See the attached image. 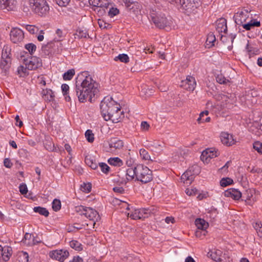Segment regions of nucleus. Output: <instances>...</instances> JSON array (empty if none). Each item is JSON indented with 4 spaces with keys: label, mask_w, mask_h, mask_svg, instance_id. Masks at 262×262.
I'll use <instances>...</instances> for the list:
<instances>
[{
    "label": "nucleus",
    "mask_w": 262,
    "mask_h": 262,
    "mask_svg": "<svg viewBox=\"0 0 262 262\" xmlns=\"http://www.w3.org/2000/svg\"><path fill=\"white\" fill-rule=\"evenodd\" d=\"M98 84L94 80L88 71L81 72L78 75L76 82L75 95L80 102L87 100L91 102L92 98L98 92Z\"/></svg>",
    "instance_id": "obj_1"
},
{
    "label": "nucleus",
    "mask_w": 262,
    "mask_h": 262,
    "mask_svg": "<svg viewBox=\"0 0 262 262\" xmlns=\"http://www.w3.org/2000/svg\"><path fill=\"white\" fill-rule=\"evenodd\" d=\"M101 114L106 121L111 120L114 123L120 121L123 118V112L120 106L112 98H104L100 103Z\"/></svg>",
    "instance_id": "obj_2"
},
{
    "label": "nucleus",
    "mask_w": 262,
    "mask_h": 262,
    "mask_svg": "<svg viewBox=\"0 0 262 262\" xmlns=\"http://www.w3.org/2000/svg\"><path fill=\"white\" fill-rule=\"evenodd\" d=\"M29 6L33 12L40 16H45L49 12V6L46 0H29Z\"/></svg>",
    "instance_id": "obj_3"
},
{
    "label": "nucleus",
    "mask_w": 262,
    "mask_h": 262,
    "mask_svg": "<svg viewBox=\"0 0 262 262\" xmlns=\"http://www.w3.org/2000/svg\"><path fill=\"white\" fill-rule=\"evenodd\" d=\"M152 180V172L147 166L142 164L136 165V180L147 183Z\"/></svg>",
    "instance_id": "obj_4"
},
{
    "label": "nucleus",
    "mask_w": 262,
    "mask_h": 262,
    "mask_svg": "<svg viewBox=\"0 0 262 262\" xmlns=\"http://www.w3.org/2000/svg\"><path fill=\"white\" fill-rule=\"evenodd\" d=\"M252 17L251 11L248 9L242 8L238 10L234 15L235 23L239 26H242L247 23L250 17Z\"/></svg>",
    "instance_id": "obj_5"
},
{
    "label": "nucleus",
    "mask_w": 262,
    "mask_h": 262,
    "mask_svg": "<svg viewBox=\"0 0 262 262\" xmlns=\"http://www.w3.org/2000/svg\"><path fill=\"white\" fill-rule=\"evenodd\" d=\"M153 211L154 210L151 208L135 209L127 213V216L133 220L144 219L153 213Z\"/></svg>",
    "instance_id": "obj_6"
},
{
    "label": "nucleus",
    "mask_w": 262,
    "mask_h": 262,
    "mask_svg": "<svg viewBox=\"0 0 262 262\" xmlns=\"http://www.w3.org/2000/svg\"><path fill=\"white\" fill-rule=\"evenodd\" d=\"M79 209L81 211V214L84 215L86 217L92 221V225L93 226H95L96 222L100 219L98 212L91 207L80 206L79 207Z\"/></svg>",
    "instance_id": "obj_7"
},
{
    "label": "nucleus",
    "mask_w": 262,
    "mask_h": 262,
    "mask_svg": "<svg viewBox=\"0 0 262 262\" xmlns=\"http://www.w3.org/2000/svg\"><path fill=\"white\" fill-rule=\"evenodd\" d=\"M23 62L29 70H35L42 66L41 59L36 56H29L24 58Z\"/></svg>",
    "instance_id": "obj_8"
},
{
    "label": "nucleus",
    "mask_w": 262,
    "mask_h": 262,
    "mask_svg": "<svg viewBox=\"0 0 262 262\" xmlns=\"http://www.w3.org/2000/svg\"><path fill=\"white\" fill-rule=\"evenodd\" d=\"M217 99L220 102L219 105L223 110L230 109L233 106L234 99L231 94H219L217 96Z\"/></svg>",
    "instance_id": "obj_9"
},
{
    "label": "nucleus",
    "mask_w": 262,
    "mask_h": 262,
    "mask_svg": "<svg viewBox=\"0 0 262 262\" xmlns=\"http://www.w3.org/2000/svg\"><path fill=\"white\" fill-rule=\"evenodd\" d=\"M180 3H177V6H180L184 12L188 15L195 14L197 13V7L194 3L189 2L188 0H180Z\"/></svg>",
    "instance_id": "obj_10"
},
{
    "label": "nucleus",
    "mask_w": 262,
    "mask_h": 262,
    "mask_svg": "<svg viewBox=\"0 0 262 262\" xmlns=\"http://www.w3.org/2000/svg\"><path fill=\"white\" fill-rule=\"evenodd\" d=\"M49 256L52 259L63 262L69 257V252L64 249H56L50 251Z\"/></svg>",
    "instance_id": "obj_11"
},
{
    "label": "nucleus",
    "mask_w": 262,
    "mask_h": 262,
    "mask_svg": "<svg viewBox=\"0 0 262 262\" xmlns=\"http://www.w3.org/2000/svg\"><path fill=\"white\" fill-rule=\"evenodd\" d=\"M151 19L155 26L159 28H164L168 25V21L164 14H156L152 13Z\"/></svg>",
    "instance_id": "obj_12"
},
{
    "label": "nucleus",
    "mask_w": 262,
    "mask_h": 262,
    "mask_svg": "<svg viewBox=\"0 0 262 262\" xmlns=\"http://www.w3.org/2000/svg\"><path fill=\"white\" fill-rule=\"evenodd\" d=\"M219 154L214 148H208L204 150L201 155V159L205 163H208L210 160L219 156Z\"/></svg>",
    "instance_id": "obj_13"
},
{
    "label": "nucleus",
    "mask_w": 262,
    "mask_h": 262,
    "mask_svg": "<svg viewBox=\"0 0 262 262\" xmlns=\"http://www.w3.org/2000/svg\"><path fill=\"white\" fill-rule=\"evenodd\" d=\"M196 85L195 78L191 76H187L186 79L182 80L181 83V87L189 91H193L195 89Z\"/></svg>",
    "instance_id": "obj_14"
},
{
    "label": "nucleus",
    "mask_w": 262,
    "mask_h": 262,
    "mask_svg": "<svg viewBox=\"0 0 262 262\" xmlns=\"http://www.w3.org/2000/svg\"><path fill=\"white\" fill-rule=\"evenodd\" d=\"M11 40L16 43L21 41L24 38V33L20 29L13 28L10 34Z\"/></svg>",
    "instance_id": "obj_15"
},
{
    "label": "nucleus",
    "mask_w": 262,
    "mask_h": 262,
    "mask_svg": "<svg viewBox=\"0 0 262 262\" xmlns=\"http://www.w3.org/2000/svg\"><path fill=\"white\" fill-rule=\"evenodd\" d=\"M11 58L7 53H2V59L0 62V68L2 72L6 75L10 69L11 65Z\"/></svg>",
    "instance_id": "obj_16"
},
{
    "label": "nucleus",
    "mask_w": 262,
    "mask_h": 262,
    "mask_svg": "<svg viewBox=\"0 0 262 262\" xmlns=\"http://www.w3.org/2000/svg\"><path fill=\"white\" fill-rule=\"evenodd\" d=\"M17 6L16 0H0V8L7 11L15 10Z\"/></svg>",
    "instance_id": "obj_17"
},
{
    "label": "nucleus",
    "mask_w": 262,
    "mask_h": 262,
    "mask_svg": "<svg viewBox=\"0 0 262 262\" xmlns=\"http://www.w3.org/2000/svg\"><path fill=\"white\" fill-rule=\"evenodd\" d=\"M220 138L222 143L228 146H232L236 142V141L233 139V136L226 132L222 133Z\"/></svg>",
    "instance_id": "obj_18"
},
{
    "label": "nucleus",
    "mask_w": 262,
    "mask_h": 262,
    "mask_svg": "<svg viewBox=\"0 0 262 262\" xmlns=\"http://www.w3.org/2000/svg\"><path fill=\"white\" fill-rule=\"evenodd\" d=\"M212 259L216 262H231L232 259L228 258V260H225L222 256V252L219 250H215L208 253Z\"/></svg>",
    "instance_id": "obj_19"
},
{
    "label": "nucleus",
    "mask_w": 262,
    "mask_h": 262,
    "mask_svg": "<svg viewBox=\"0 0 262 262\" xmlns=\"http://www.w3.org/2000/svg\"><path fill=\"white\" fill-rule=\"evenodd\" d=\"M0 252L2 258L5 261H8L12 254V248L8 246L0 245Z\"/></svg>",
    "instance_id": "obj_20"
},
{
    "label": "nucleus",
    "mask_w": 262,
    "mask_h": 262,
    "mask_svg": "<svg viewBox=\"0 0 262 262\" xmlns=\"http://www.w3.org/2000/svg\"><path fill=\"white\" fill-rule=\"evenodd\" d=\"M147 146L150 148L152 150H160L164 147V143L160 140H148L146 141Z\"/></svg>",
    "instance_id": "obj_21"
},
{
    "label": "nucleus",
    "mask_w": 262,
    "mask_h": 262,
    "mask_svg": "<svg viewBox=\"0 0 262 262\" xmlns=\"http://www.w3.org/2000/svg\"><path fill=\"white\" fill-rule=\"evenodd\" d=\"M244 29L246 30H250L254 27H259L260 26V21L257 19L250 17V19L242 25Z\"/></svg>",
    "instance_id": "obj_22"
},
{
    "label": "nucleus",
    "mask_w": 262,
    "mask_h": 262,
    "mask_svg": "<svg viewBox=\"0 0 262 262\" xmlns=\"http://www.w3.org/2000/svg\"><path fill=\"white\" fill-rule=\"evenodd\" d=\"M225 195L234 200H238L242 198V193L237 189L231 188L225 191Z\"/></svg>",
    "instance_id": "obj_23"
},
{
    "label": "nucleus",
    "mask_w": 262,
    "mask_h": 262,
    "mask_svg": "<svg viewBox=\"0 0 262 262\" xmlns=\"http://www.w3.org/2000/svg\"><path fill=\"white\" fill-rule=\"evenodd\" d=\"M89 2L94 7L107 8L109 5L108 0H89Z\"/></svg>",
    "instance_id": "obj_24"
},
{
    "label": "nucleus",
    "mask_w": 262,
    "mask_h": 262,
    "mask_svg": "<svg viewBox=\"0 0 262 262\" xmlns=\"http://www.w3.org/2000/svg\"><path fill=\"white\" fill-rule=\"evenodd\" d=\"M42 98L47 101H52L54 100V95L50 89H43L41 92Z\"/></svg>",
    "instance_id": "obj_25"
},
{
    "label": "nucleus",
    "mask_w": 262,
    "mask_h": 262,
    "mask_svg": "<svg viewBox=\"0 0 262 262\" xmlns=\"http://www.w3.org/2000/svg\"><path fill=\"white\" fill-rule=\"evenodd\" d=\"M194 177L190 173L189 171H186L181 176V180L185 184H190L193 181Z\"/></svg>",
    "instance_id": "obj_26"
},
{
    "label": "nucleus",
    "mask_w": 262,
    "mask_h": 262,
    "mask_svg": "<svg viewBox=\"0 0 262 262\" xmlns=\"http://www.w3.org/2000/svg\"><path fill=\"white\" fill-rule=\"evenodd\" d=\"M253 194V190L251 189L247 190L246 193L244 194L243 198L245 199L247 204L251 205L255 201Z\"/></svg>",
    "instance_id": "obj_27"
},
{
    "label": "nucleus",
    "mask_w": 262,
    "mask_h": 262,
    "mask_svg": "<svg viewBox=\"0 0 262 262\" xmlns=\"http://www.w3.org/2000/svg\"><path fill=\"white\" fill-rule=\"evenodd\" d=\"M139 154L141 159L143 161H144L147 164H148L150 162L152 161L148 152L145 149H140Z\"/></svg>",
    "instance_id": "obj_28"
},
{
    "label": "nucleus",
    "mask_w": 262,
    "mask_h": 262,
    "mask_svg": "<svg viewBox=\"0 0 262 262\" xmlns=\"http://www.w3.org/2000/svg\"><path fill=\"white\" fill-rule=\"evenodd\" d=\"M28 254L24 251L19 252L16 255L14 262H28Z\"/></svg>",
    "instance_id": "obj_29"
},
{
    "label": "nucleus",
    "mask_w": 262,
    "mask_h": 262,
    "mask_svg": "<svg viewBox=\"0 0 262 262\" xmlns=\"http://www.w3.org/2000/svg\"><path fill=\"white\" fill-rule=\"evenodd\" d=\"M126 178L128 181H132L134 179L136 180V166L127 169Z\"/></svg>",
    "instance_id": "obj_30"
},
{
    "label": "nucleus",
    "mask_w": 262,
    "mask_h": 262,
    "mask_svg": "<svg viewBox=\"0 0 262 262\" xmlns=\"http://www.w3.org/2000/svg\"><path fill=\"white\" fill-rule=\"evenodd\" d=\"M195 224L197 229L206 230L208 227V223L202 219H196L195 221Z\"/></svg>",
    "instance_id": "obj_31"
},
{
    "label": "nucleus",
    "mask_w": 262,
    "mask_h": 262,
    "mask_svg": "<svg viewBox=\"0 0 262 262\" xmlns=\"http://www.w3.org/2000/svg\"><path fill=\"white\" fill-rule=\"evenodd\" d=\"M29 70L27 67L23 65H20L17 69V74L20 77H25L29 75Z\"/></svg>",
    "instance_id": "obj_32"
},
{
    "label": "nucleus",
    "mask_w": 262,
    "mask_h": 262,
    "mask_svg": "<svg viewBox=\"0 0 262 262\" xmlns=\"http://www.w3.org/2000/svg\"><path fill=\"white\" fill-rule=\"evenodd\" d=\"M108 163L111 165L117 167H120L123 165L122 160L118 157L110 158L108 160Z\"/></svg>",
    "instance_id": "obj_33"
},
{
    "label": "nucleus",
    "mask_w": 262,
    "mask_h": 262,
    "mask_svg": "<svg viewBox=\"0 0 262 262\" xmlns=\"http://www.w3.org/2000/svg\"><path fill=\"white\" fill-rule=\"evenodd\" d=\"M85 162L88 166L93 169H96L97 168V164L95 160L93 159V157L90 156L85 157Z\"/></svg>",
    "instance_id": "obj_34"
},
{
    "label": "nucleus",
    "mask_w": 262,
    "mask_h": 262,
    "mask_svg": "<svg viewBox=\"0 0 262 262\" xmlns=\"http://www.w3.org/2000/svg\"><path fill=\"white\" fill-rule=\"evenodd\" d=\"M110 145L111 147L120 149L123 146V143L122 141L115 138L111 140Z\"/></svg>",
    "instance_id": "obj_35"
},
{
    "label": "nucleus",
    "mask_w": 262,
    "mask_h": 262,
    "mask_svg": "<svg viewBox=\"0 0 262 262\" xmlns=\"http://www.w3.org/2000/svg\"><path fill=\"white\" fill-rule=\"evenodd\" d=\"M217 29L219 32H226L227 31L226 20L225 19H220L217 24Z\"/></svg>",
    "instance_id": "obj_36"
},
{
    "label": "nucleus",
    "mask_w": 262,
    "mask_h": 262,
    "mask_svg": "<svg viewBox=\"0 0 262 262\" xmlns=\"http://www.w3.org/2000/svg\"><path fill=\"white\" fill-rule=\"evenodd\" d=\"M209 112L208 111H204L200 114L199 117L197 119L198 123H201L202 122H209L210 121V118L207 117L206 118H204L205 116H208Z\"/></svg>",
    "instance_id": "obj_37"
},
{
    "label": "nucleus",
    "mask_w": 262,
    "mask_h": 262,
    "mask_svg": "<svg viewBox=\"0 0 262 262\" xmlns=\"http://www.w3.org/2000/svg\"><path fill=\"white\" fill-rule=\"evenodd\" d=\"M23 242L28 245L35 244L34 236L30 233H26L23 239Z\"/></svg>",
    "instance_id": "obj_38"
},
{
    "label": "nucleus",
    "mask_w": 262,
    "mask_h": 262,
    "mask_svg": "<svg viewBox=\"0 0 262 262\" xmlns=\"http://www.w3.org/2000/svg\"><path fill=\"white\" fill-rule=\"evenodd\" d=\"M61 90L62 91L63 95L65 97V99L67 101H70L71 100V97L69 95V86L67 84H63L61 85Z\"/></svg>",
    "instance_id": "obj_39"
},
{
    "label": "nucleus",
    "mask_w": 262,
    "mask_h": 262,
    "mask_svg": "<svg viewBox=\"0 0 262 262\" xmlns=\"http://www.w3.org/2000/svg\"><path fill=\"white\" fill-rule=\"evenodd\" d=\"M33 211L35 212L38 213L40 215H43L46 217L48 216L49 214V211L46 208L39 206L34 207L33 208Z\"/></svg>",
    "instance_id": "obj_40"
},
{
    "label": "nucleus",
    "mask_w": 262,
    "mask_h": 262,
    "mask_svg": "<svg viewBox=\"0 0 262 262\" xmlns=\"http://www.w3.org/2000/svg\"><path fill=\"white\" fill-rule=\"evenodd\" d=\"M215 37L213 33H209L207 35L206 43L208 47H211L214 46V43L215 41Z\"/></svg>",
    "instance_id": "obj_41"
},
{
    "label": "nucleus",
    "mask_w": 262,
    "mask_h": 262,
    "mask_svg": "<svg viewBox=\"0 0 262 262\" xmlns=\"http://www.w3.org/2000/svg\"><path fill=\"white\" fill-rule=\"evenodd\" d=\"M70 245L71 248L74 249L75 250L80 251L82 250V245L79 242L73 240L70 242Z\"/></svg>",
    "instance_id": "obj_42"
},
{
    "label": "nucleus",
    "mask_w": 262,
    "mask_h": 262,
    "mask_svg": "<svg viewBox=\"0 0 262 262\" xmlns=\"http://www.w3.org/2000/svg\"><path fill=\"white\" fill-rule=\"evenodd\" d=\"M75 75V70L74 69L69 70L67 72L64 73L63 75V79L64 80H71Z\"/></svg>",
    "instance_id": "obj_43"
},
{
    "label": "nucleus",
    "mask_w": 262,
    "mask_h": 262,
    "mask_svg": "<svg viewBox=\"0 0 262 262\" xmlns=\"http://www.w3.org/2000/svg\"><path fill=\"white\" fill-rule=\"evenodd\" d=\"M120 60L124 63H128L129 62V57L127 54H120L115 58V60Z\"/></svg>",
    "instance_id": "obj_44"
},
{
    "label": "nucleus",
    "mask_w": 262,
    "mask_h": 262,
    "mask_svg": "<svg viewBox=\"0 0 262 262\" xmlns=\"http://www.w3.org/2000/svg\"><path fill=\"white\" fill-rule=\"evenodd\" d=\"M233 180L229 178H224L220 181V185L222 187H226L233 184Z\"/></svg>",
    "instance_id": "obj_45"
},
{
    "label": "nucleus",
    "mask_w": 262,
    "mask_h": 262,
    "mask_svg": "<svg viewBox=\"0 0 262 262\" xmlns=\"http://www.w3.org/2000/svg\"><path fill=\"white\" fill-rule=\"evenodd\" d=\"M187 171H189L190 173L192 174L194 177L195 175H197L200 173V168L197 165H194L190 167Z\"/></svg>",
    "instance_id": "obj_46"
},
{
    "label": "nucleus",
    "mask_w": 262,
    "mask_h": 262,
    "mask_svg": "<svg viewBox=\"0 0 262 262\" xmlns=\"http://www.w3.org/2000/svg\"><path fill=\"white\" fill-rule=\"evenodd\" d=\"M25 28L26 29L32 34L36 33L39 31L38 28L34 25H27L26 26Z\"/></svg>",
    "instance_id": "obj_47"
},
{
    "label": "nucleus",
    "mask_w": 262,
    "mask_h": 262,
    "mask_svg": "<svg viewBox=\"0 0 262 262\" xmlns=\"http://www.w3.org/2000/svg\"><path fill=\"white\" fill-rule=\"evenodd\" d=\"M85 136L89 142H93L94 140V135L91 130H87L85 133Z\"/></svg>",
    "instance_id": "obj_48"
},
{
    "label": "nucleus",
    "mask_w": 262,
    "mask_h": 262,
    "mask_svg": "<svg viewBox=\"0 0 262 262\" xmlns=\"http://www.w3.org/2000/svg\"><path fill=\"white\" fill-rule=\"evenodd\" d=\"M92 188V185L91 183H83L81 185L80 189L84 192L89 193L91 191Z\"/></svg>",
    "instance_id": "obj_49"
},
{
    "label": "nucleus",
    "mask_w": 262,
    "mask_h": 262,
    "mask_svg": "<svg viewBox=\"0 0 262 262\" xmlns=\"http://www.w3.org/2000/svg\"><path fill=\"white\" fill-rule=\"evenodd\" d=\"M253 148L259 154H262V143L260 141H255L253 144Z\"/></svg>",
    "instance_id": "obj_50"
},
{
    "label": "nucleus",
    "mask_w": 262,
    "mask_h": 262,
    "mask_svg": "<svg viewBox=\"0 0 262 262\" xmlns=\"http://www.w3.org/2000/svg\"><path fill=\"white\" fill-rule=\"evenodd\" d=\"M25 47V49L29 51L30 54H33L36 49V46L33 43L26 44Z\"/></svg>",
    "instance_id": "obj_51"
},
{
    "label": "nucleus",
    "mask_w": 262,
    "mask_h": 262,
    "mask_svg": "<svg viewBox=\"0 0 262 262\" xmlns=\"http://www.w3.org/2000/svg\"><path fill=\"white\" fill-rule=\"evenodd\" d=\"M246 49L250 55L256 54L258 52V49L251 46V45L249 43L247 44Z\"/></svg>",
    "instance_id": "obj_52"
},
{
    "label": "nucleus",
    "mask_w": 262,
    "mask_h": 262,
    "mask_svg": "<svg viewBox=\"0 0 262 262\" xmlns=\"http://www.w3.org/2000/svg\"><path fill=\"white\" fill-rule=\"evenodd\" d=\"M52 208L55 211H57L60 209L61 202L59 200H54L52 203Z\"/></svg>",
    "instance_id": "obj_53"
},
{
    "label": "nucleus",
    "mask_w": 262,
    "mask_h": 262,
    "mask_svg": "<svg viewBox=\"0 0 262 262\" xmlns=\"http://www.w3.org/2000/svg\"><path fill=\"white\" fill-rule=\"evenodd\" d=\"M207 233V232L206 230L197 229L195 234L196 237L202 238L206 235Z\"/></svg>",
    "instance_id": "obj_54"
},
{
    "label": "nucleus",
    "mask_w": 262,
    "mask_h": 262,
    "mask_svg": "<svg viewBox=\"0 0 262 262\" xmlns=\"http://www.w3.org/2000/svg\"><path fill=\"white\" fill-rule=\"evenodd\" d=\"M254 228L257 231L258 235L262 238V225L260 223H256Z\"/></svg>",
    "instance_id": "obj_55"
},
{
    "label": "nucleus",
    "mask_w": 262,
    "mask_h": 262,
    "mask_svg": "<svg viewBox=\"0 0 262 262\" xmlns=\"http://www.w3.org/2000/svg\"><path fill=\"white\" fill-rule=\"evenodd\" d=\"M54 44V42L53 41L48 42L47 45H45L42 47V50L43 51L46 53L47 52V53L49 54L50 52L49 49L53 47Z\"/></svg>",
    "instance_id": "obj_56"
},
{
    "label": "nucleus",
    "mask_w": 262,
    "mask_h": 262,
    "mask_svg": "<svg viewBox=\"0 0 262 262\" xmlns=\"http://www.w3.org/2000/svg\"><path fill=\"white\" fill-rule=\"evenodd\" d=\"M216 80L217 82L221 84H225L229 82V80L227 79L224 76L222 75H218L216 77Z\"/></svg>",
    "instance_id": "obj_57"
},
{
    "label": "nucleus",
    "mask_w": 262,
    "mask_h": 262,
    "mask_svg": "<svg viewBox=\"0 0 262 262\" xmlns=\"http://www.w3.org/2000/svg\"><path fill=\"white\" fill-rule=\"evenodd\" d=\"M99 166L101 170L104 173H107L110 171V167L104 163H99Z\"/></svg>",
    "instance_id": "obj_58"
},
{
    "label": "nucleus",
    "mask_w": 262,
    "mask_h": 262,
    "mask_svg": "<svg viewBox=\"0 0 262 262\" xmlns=\"http://www.w3.org/2000/svg\"><path fill=\"white\" fill-rule=\"evenodd\" d=\"M119 13V10L116 8H111L108 11V15L111 17H113L114 16L117 15Z\"/></svg>",
    "instance_id": "obj_59"
},
{
    "label": "nucleus",
    "mask_w": 262,
    "mask_h": 262,
    "mask_svg": "<svg viewBox=\"0 0 262 262\" xmlns=\"http://www.w3.org/2000/svg\"><path fill=\"white\" fill-rule=\"evenodd\" d=\"M98 23L99 26L101 29H107L110 28V25L106 23L103 20L98 19Z\"/></svg>",
    "instance_id": "obj_60"
},
{
    "label": "nucleus",
    "mask_w": 262,
    "mask_h": 262,
    "mask_svg": "<svg viewBox=\"0 0 262 262\" xmlns=\"http://www.w3.org/2000/svg\"><path fill=\"white\" fill-rule=\"evenodd\" d=\"M19 191L22 194H26L28 192L27 185L24 184L20 185L19 187Z\"/></svg>",
    "instance_id": "obj_61"
},
{
    "label": "nucleus",
    "mask_w": 262,
    "mask_h": 262,
    "mask_svg": "<svg viewBox=\"0 0 262 262\" xmlns=\"http://www.w3.org/2000/svg\"><path fill=\"white\" fill-rule=\"evenodd\" d=\"M56 34L58 36V38H56L55 40L56 39V41H60L63 37V32L61 30L58 29L56 31Z\"/></svg>",
    "instance_id": "obj_62"
},
{
    "label": "nucleus",
    "mask_w": 262,
    "mask_h": 262,
    "mask_svg": "<svg viewBox=\"0 0 262 262\" xmlns=\"http://www.w3.org/2000/svg\"><path fill=\"white\" fill-rule=\"evenodd\" d=\"M150 126L149 124L146 121H143L141 124V128L142 130L147 131L149 129Z\"/></svg>",
    "instance_id": "obj_63"
},
{
    "label": "nucleus",
    "mask_w": 262,
    "mask_h": 262,
    "mask_svg": "<svg viewBox=\"0 0 262 262\" xmlns=\"http://www.w3.org/2000/svg\"><path fill=\"white\" fill-rule=\"evenodd\" d=\"M4 165L7 168H11L13 164L9 159L6 158L4 161Z\"/></svg>",
    "instance_id": "obj_64"
}]
</instances>
